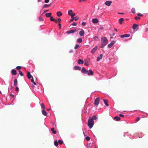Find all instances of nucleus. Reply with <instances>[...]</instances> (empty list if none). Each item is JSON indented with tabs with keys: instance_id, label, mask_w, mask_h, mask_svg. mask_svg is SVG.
<instances>
[{
	"instance_id": "bf43d9fd",
	"label": "nucleus",
	"mask_w": 148,
	"mask_h": 148,
	"mask_svg": "<svg viewBox=\"0 0 148 148\" xmlns=\"http://www.w3.org/2000/svg\"><path fill=\"white\" fill-rule=\"evenodd\" d=\"M140 134L141 135V136H140V135H138V136H139V138H140L142 137V136H143V134L142 133L141 134Z\"/></svg>"
},
{
	"instance_id": "5701e85b",
	"label": "nucleus",
	"mask_w": 148,
	"mask_h": 148,
	"mask_svg": "<svg viewBox=\"0 0 148 148\" xmlns=\"http://www.w3.org/2000/svg\"><path fill=\"white\" fill-rule=\"evenodd\" d=\"M45 15L47 17H50L51 15V13H46Z\"/></svg>"
},
{
	"instance_id": "473e14b6",
	"label": "nucleus",
	"mask_w": 148,
	"mask_h": 148,
	"mask_svg": "<svg viewBox=\"0 0 148 148\" xmlns=\"http://www.w3.org/2000/svg\"><path fill=\"white\" fill-rule=\"evenodd\" d=\"M73 11L72 10H70L68 11V14L70 16L71 15V14L72 13Z\"/></svg>"
},
{
	"instance_id": "423d86ee",
	"label": "nucleus",
	"mask_w": 148,
	"mask_h": 148,
	"mask_svg": "<svg viewBox=\"0 0 148 148\" xmlns=\"http://www.w3.org/2000/svg\"><path fill=\"white\" fill-rule=\"evenodd\" d=\"M87 74L88 76L92 75H93L94 73L91 69H90L88 70Z\"/></svg>"
},
{
	"instance_id": "7c9ffc66",
	"label": "nucleus",
	"mask_w": 148,
	"mask_h": 148,
	"mask_svg": "<svg viewBox=\"0 0 148 148\" xmlns=\"http://www.w3.org/2000/svg\"><path fill=\"white\" fill-rule=\"evenodd\" d=\"M18 72L19 74L21 76H23V74L21 71L19 70Z\"/></svg>"
},
{
	"instance_id": "c9c22d12",
	"label": "nucleus",
	"mask_w": 148,
	"mask_h": 148,
	"mask_svg": "<svg viewBox=\"0 0 148 148\" xmlns=\"http://www.w3.org/2000/svg\"><path fill=\"white\" fill-rule=\"evenodd\" d=\"M38 19L39 21H44V19L41 17L40 16L39 17Z\"/></svg>"
},
{
	"instance_id": "1a4fd4ad",
	"label": "nucleus",
	"mask_w": 148,
	"mask_h": 148,
	"mask_svg": "<svg viewBox=\"0 0 148 148\" xmlns=\"http://www.w3.org/2000/svg\"><path fill=\"white\" fill-rule=\"evenodd\" d=\"M103 56L102 54H100L99 56H98L97 58V61L99 62L103 58Z\"/></svg>"
},
{
	"instance_id": "ea45409f",
	"label": "nucleus",
	"mask_w": 148,
	"mask_h": 148,
	"mask_svg": "<svg viewBox=\"0 0 148 148\" xmlns=\"http://www.w3.org/2000/svg\"><path fill=\"white\" fill-rule=\"evenodd\" d=\"M70 16H71V18H74V16H75V13H72V14H71L70 15Z\"/></svg>"
},
{
	"instance_id": "39448f33",
	"label": "nucleus",
	"mask_w": 148,
	"mask_h": 148,
	"mask_svg": "<svg viewBox=\"0 0 148 148\" xmlns=\"http://www.w3.org/2000/svg\"><path fill=\"white\" fill-rule=\"evenodd\" d=\"M77 31V29H73L71 30H69V31H67L66 32V33L68 34H72L74 33L75 32Z\"/></svg>"
},
{
	"instance_id": "4468645a",
	"label": "nucleus",
	"mask_w": 148,
	"mask_h": 148,
	"mask_svg": "<svg viewBox=\"0 0 148 148\" xmlns=\"http://www.w3.org/2000/svg\"><path fill=\"white\" fill-rule=\"evenodd\" d=\"M81 69V67L79 66H75L73 67V69L75 70H80Z\"/></svg>"
},
{
	"instance_id": "a878e982",
	"label": "nucleus",
	"mask_w": 148,
	"mask_h": 148,
	"mask_svg": "<svg viewBox=\"0 0 148 148\" xmlns=\"http://www.w3.org/2000/svg\"><path fill=\"white\" fill-rule=\"evenodd\" d=\"M51 130L52 131L53 133L54 134L56 133V131L53 128H52L51 129Z\"/></svg>"
},
{
	"instance_id": "dca6fc26",
	"label": "nucleus",
	"mask_w": 148,
	"mask_h": 148,
	"mask_svg": "<svg viewBox=\"0 0 148 148\" xmlns=\"http://www.w3.org/2000/svg\"><path fill=\"white\" fill-rule=\"evenodd\" d=\"M84 31L83 30H82L79 32V34L81 36H83L84 34Z\"/></svg>"
},
{
	"instance_id": "3c124183",
	"label": "nucleus",
	"mask_w": 148,
	"mask_h": 148,
	"mask_svg": "<svg viewBox=\"0 0 148 148\" xmlns=\"http://www.w3.org/2000/svg\"><path fill=\"white\" fill-rule=\"evenodd\" d=\"M82 25L83 26H85L86 25V23L85 22H82Z\"/></svg>"
},
{
	"instance_id": "a19ab883",
	"label": "nucleus",
	"mask_w": 148,
	"mask_h": 148,
	"mask_svg": "<svg viewBox=\"0 0 148 148\" xmlns=\"http://www.w3.org/2000/svg\"><path fill=\"white\" fill-rule=\"evenodd\" d=\"M86 139L87 141H89L90 140V138L89 137L87 136L86 137Z\"/></svg>"
},
{
	"instance_id": "c85d7f7f",
	"label": "nucleus",
	"mask_w": 148,
	"mask_h": 148,
	"mask_svg": "<svg viewBox=\"0 0 148 148\" xmlns=\"http://www.w3.org/2000/svg\"><path fill=\"white\" fill-rule=\"evenodd\" d=\"M58 142L60 145H62L63 143V141L60 139L58 140Z\"/></svg>"
},
{
	"instance_id": "49530a36",
	"label": "nucleus",
	"mask_w": 148,
	"mask_h": 148,
	"mask_svg": "<svg viewBox=\"0 0 148 148\" xmlns=\"http://www.w3.org/2000/svg\"><path fill=\"white\" fill-rule=\"evenodd\" d=\"M137 15L138 16H143V15L142 14L139 13H138Z\"/></svg>"
},
{
	"instance_id": "338daca9",
	"label": "nucleus",
	"mask_w": 148,
	"mask_h": 148,
	"mask_svg": "<svg viewBox=\"0 0 148 148\" xmlns=\"http://www.w3.org/2000/svg\"><path fill=\"white\" fill-rule=\"evenodd\" d=\"M115 34L114 33H112V35L113 36H114Z\"/></svg>"
},
{
	"instance_id": "69168bd1",
	"label": "nucleus",
	"mask_w": 148,
	"mask_h": 148,
	"mask_svg": "<svg viewBox=\"0 0 148 148\" xmlns=\"http://www.w3.org/2000/svg\"><path fill=\"white\" fill-rule=\"evenodd\" d=\"M54 21V22H55L56 23H58V21L57 20H56L55 19V21Z\"/></svg>"
},
{
	"instance_id": "37998d69",
	"label": "nucleus",
	"mask_w": 148,
	"mask_h": 148,
	"mask_svg": "<svg viewBox=\"0 0 148 148\" xmlns=\"http://www.w3.org/2000/svg\"><path fill=\"white\" fill-rule=\"evenodd\" d=\"M134 18L136 20H137L138 19H140V18L139 17H137V16H136Z\"/></svg>"
},
{
	"instance_id": "0eeeda50",
	"label": "nucleus",
	"mask_w": 148,
	"mask_h": 148,
	"mask_svg": "<svg viewBox=\"0 0 148 148\" xmlns=\"http://www.w3.org/2000/svg\"><path fill=\"white\" fill-rule=\"evenodd\" d=\"M112 3V1H106L104 4L105 5H106L109 6Z\"/></svg>"
},
{
	"instance_id": "393cba45",
	"label": "nucleus",
	"mask_w": 148,
	"mask_h": 148,
	"mask_svg": "<svg viewBox=\"0 0 148 148\" xmlns=\"http://www.w3.org/2000/svg\"><path fill=\"white\" fill-rule=\"evenodd\" d=\"M103 101L104 102L105 105L107 106H109V105L107 101L105 99H103Z\"/></svg>"
},
{
	"instance_id": "5fc2aeb1",
	"label": "nucleus",
	"mask_w": 148,
	"mask_h": 148,
	"mask_svg": "<svg viewBox=\"0 0 148 148\" xmlns=\"http://www.w3.org/2000/svg\"><path fill=\"white\" fill-rule=\"evenodd\" d=\"M61 21V19L60 18H58V22H60Z\"/></svg>"
},
{
	"instance_id": "9d476101",
	"label": "nucleus",
	"mask_w": 148,
	"mask_h": 148,
	"mask_svg": "<svg viewBox=\"0 0 148 148\" xmlns=\"http://www.w3.org/2000/svg\"><path fill=\"white\" fill-rule=\"evenodd\" d=\"M130 34H126L121 35L120 37L122 38H123L125 37L128 38L130 37Z\"/></svg>"
},
{
	"instance_id": "4be33fe9",
	"label": "nucleus",
	"mask_w": 148,
	"mask_h": 148,
	"mask_svg": "<svg viewBox=\"0 0 148 148\" xmlns=\"http://www.w3.org/2000/svg\"><path fill=\"white\" fill-rule=\"evenodd\" d=\"M42 114L44 116H46L47 115V113L46 111L44 110V109L42 110Z\"/></svg>"
},
{
	"instance_id": "9b49d317",
	"label": "nucleus",
	"mask_w": 148,
	"mask_h": 148,
	"mask_svg": "<svg viewBox=\"0 0 148 148\" xmlns=\"http://www.w3.org/2000/svg\"><path fill=\"white\" fill-rule=\"evenodd\" d=\"M97 46H96L94 48H93L91 51V52L92 53H94L97 50Z\"/></svg>"
},
{
	"instance_id": "8fccbe9b",
	"label": "nucleus",
	"mask_w": 148,
	"mask_h": 148,
	"mask_svg": "<svg viewBox=\"0 0 148 148\" xmlns=\"http://www.w3.org/2000/svg\"><path fill=\"white\" fill-rule=\"evenodd\" d=\"M120 116H121V117H124V115L120 114L119 115Z\"/></svg>"
},
{
	"instance_id": "0e129e2a",
	"label": "nucleus",
	"mask_w": 148,
	"mask_h": 148,
	"mask_svg": "<svg viewBox=\"0 0 148 148\" xmlns=\"http://www.w3.org/2000/svg\"><path fill=\"white\" fill-rule=\"evenodd\" d=\"M140 120V118L139 117H138L136 119V121H138Z\"/></svg>"
},
{
	"instance_id": "6e6552de",
	"label": "nucleus",
	"mask_w": 148,
	"mask_h": 148,
	"mask_svg": "<svg viewBox=\"0 0 148 148\" xmlns=\"http://www.w3.org/2000/svg\"><path fill=\"white\" fill-rule=\"evenodd\" d=\"M88 70H86L83 67L81 70V72L83 74H87Z\"/></svg>"
},
{
	"instance_id": "864d4df0",
	"label": "nucleus",
	"mask_w": 148,
	"mask_h": 148,
	"mask_svg": "<svg viewBox=\"0 0 148 148\" xmlns=\"http://www.w3.org/2000/svg\"><path fill=\"white\" fill-rule=\"evenodd\" d=\"M72 19H71L70 20V22H71L72 21H73L74 20V18H71Z\"/></svg>"
},
{
	"instance_id": "f03ea898",
	"label": "nucleus",
	"mask_w": 148,
	"mask_h": 148,
	"mask_svg": "<svg viewBox=\"0 0 148 148\" xmlns=\"http://www.w3.org/2000/svg\"><path fill=\"white\" fill-rule=\"evenodd\" d=\"M101 44H106V45L107 44L108 40L106 37H102L101 38Z\"/></svg>"
},
{
	"instance_id": "2f4dec72",
	"label": "nucleus",
	"mask_w": 148,
	"mask_h": 148,
	"mask_svg": "<svg viewBox=\"0 0 148 148\" xmlns=\"http://www.w3.org/2000/svg\"><path fill=\"white\" fill-rule=\"evenodd\" d=\"M50 17V20L51 21H55V19L53 18V16H51Z\"/></svg>"
},
{
	"instance_id": "09e8293b",
	"label": "nucleus",
	"mask_w": 148,
	"mask_h": 148,
	"mask_svg": "<svg viewBox=\"0 0 148 148\" xmlns=\"http://www.w3.org/2000/svg\"><path fill=\"white\" fill-rule=\"evenodd\" d=\"M72 25H73V26H76L77 25V24L75 22H74L72 24Z\"/></svg>"
},
{
	"instance_id": "13d9d810",
	"label": "nucleus",
	"mask_w": 148,
	"mask_h": 148,
	"mask_svg": "<svg viewBox=\"0 0 148 148\" xmlns=\"http://www.w3.org/2000/svg\"><path fill=\"white\" fill-rule=\"evenodd\" d=\"M86 0H79V2H82L85 1Z\"/></svg>"
},
{
	"instance_id": "a18cd8bd",
	"label": "nucleus",
	"mask_w": 148,
	"mask_h": 148,
	"mask_svg": "<svg viewBox=\"0 0 148 148\" xmlns=\"http://www.w3.org/2000/svg\"><path fill=\"white\" fill-rule=\"evenodd\" d=\"M74 20H75V21H77L79 19V18L77 17V16L74 17Z\"/></svg>"
},
{
	"instance_id": "f257e3e1",
	"label": "nucleus",
	"mask_w": 148,
	"mask_h": 148,
	"mask_svg": "<svg viewBox=\"0 0 148 148\" xmlns=\"http://www.w3.org/2000/svg\"><path fill=\"white\" fill-rule=\"evenodd\" d=\"M98 117L96 115H93L89 118L88 121V126L90 129H91L94 125V120H96Z\"/></svg>"
},
{
	"instance_id": "052dcab7",
	"label": "nucleus",
	"mask_w": 148,
	"mask_h": 148,
	"mask_svg": "<svg viewBox=\"0 0 148 148\" xmlns=\"http://www.w3.org/2000/svg\"><path fill=\"white\" fill-rule=\"evenodd\" d=\"M49 11V10H46L43 13V14H44V13H46V12H48Z\"/></svg>"
},
{
	"instance_id": "774afa93",
	"label": "nucleus",
	"mask_w": 148,
	"mask_h": 148,
	"mask_svg": "<svg viewBox=\"0 0 148 148\" xmlns=\"http://www.w3.org/2000/svg\"><path fill=\"white\" fill-rule=\"evenodd\" d=\"M119 14H124V13H120Z\"/></svg>"
},
{
	"instance_id": "6e6d98bb",
	"label": "nucleus",
	"mask_w": 148,
	"mask_h": 148,
	"mask_svg": "<svg viewBox=\"0 0 148 148\" xmlns=\"http://www.w3.org/2000/svg\"><path fill=\"white\" fill-rule=\"evenodd\" d=\"M34 85L32 86V87H33V88H34L35 87V86L37 85V84H33Z\"/></svg>"
},
{
	"instance_id": "7ed1b4c3",
	"label": "nucleus",
	"mask_w": 148,
	"mask_h": 148,
	"mask_svg": "<svg viewBox=\"0 0 148 148\" xmlns=\"http://www.w3.org/2000/svg\"><path fill=\"white\" fill-rule=\"evenodd\" d=\"M99 97H97L95 99L94 101V104L96 106H97L99 103Z\"/></svg>"
},
{
	"instance_id": "f3484780",
	"label": "nucleus",
	"mask_w": 148,
	"mask_h": 148,
	"mask_svg": "<svg viewBox=\"0 0 148 148\" xmlns=\"http://www.w3.org/2000/svg\"><path fill=\"white\" fill-rule=\"evenodd\" d=\"M138 25L136 23L134 24L132 26V28L134 29H135L138 27Z\"/></svg>"
},
{
	"instance_id": "bb28decb",
	"label": "nucleus",
	"mask_w": 148,
	"mask_h": 148,
	"mask_svg": "<svg viewBox=\"0 0 148 148\" xmlns=\"http://www.w3.org/2000/svg\"><path fill=\"white\" fill-rule=\"evenodd\" d=\"M82 40L81 38H79V39H77V42L78 43H81L82 42Z\"/></svg>"
},
{
	"instance_id": "f704fd0d",
	"label": "nucleus",
	"mask_w": 148,
	"mask_h": 148,
	"mask_svg": "<svg viewBox=\"0 0 148 148\" xmlns=\"http://www.w3.org/2000/svg\"><path fill=\"white\" fill-rule=\"evenodd\" d=\"M101 46H100V47L101 48H104V47L106 45V44H101Z\"/></svg>"
},
{
	"instance_id": "58836bf2",
	"label": "nucleus",
	"mask_w": 148,
	"mask_h": 148,
	"mask_svg": "<svg viewBox=\"0 0 148 148\" xmlns=\"http://www.w3.org/2000/svg\"><path fill=\"white\" fill-rule=\"evenodd\" d=\"M124 136H125V135L126 136H129L130 134H129V133L128 132H127L126 133H124Z\"/></svg>"
},
{
	"instance_id": "412c9836",
	"label": "nucleus",
	"mask_w": 148,
	"mask_h": 148,
	"mask_svg": "<svg viewBox=\"0 0 148 148\" xmlns=\"http://www.w3.org/2000/svg\"><path fill=\"white\" fill-rule=\"evenodd\" d=\"M51 5V4L50 3L49 4H45L42 7V8H47L48 7H49V6H50Z\"/></svg>"
},
{
	"instance_id": "c756f323",
	"label": "nucleus",
	"mask_w": 148,
	"mask_h": 148,
	"mask_svg": "<svg viewBox=\"0 0 148 148\" xmlns=\"http://www.w3.org/2000/svg\"><path fill=\"white\" fill-rule=\"evenodd\" d=\"M54 145L56 146H57L58 145V142L57 140H56L54 141Z\"/></svg>"
},
{
	"instance_id": "cd10ccee",
	"label": "nucleus",
	"mask_w": 148,
	"mask_h": 148,
	"mask_svg": "<svg viewBox=\"0 0 148 148\" xmlns=\"http://www.w3.org/2000/svg\"><path fill=\"white\" fill-rule=\"evenodd\" d=\"M131 12L133 14H134L135 13L136 10L134 8H132L131 9Z\"/></svg>"
},
{
	"instance_id": "aec40b11",
	"label": "nucleus",
	"mask_w": 148,
	"mask_h": 148,
	"mask_svg": "<svg viewBox=\"0 0 148 148\" xmlns=\"http://www.w3.org/2000/svg\"><path fill=\"white\" fill-rule=\"evenodd\" d=\"M114 119L116 121H118L120 120L121 119V118L119 116H116L114 117Z\"/></svg>"
},
{
	"instance_id": "72a5a7b5",
	"label": "nucleus",
	"mask_w": 148,
	"mask_h": 148,
	"mask_svg": "<svg viewBox=\"0 0 148 148\" xmlns=\"http://www.w3.org/2000/svg\"><path fill=\"white\" fill-rule=\"evenodd\" d=\"M40 105L42 108H43V109H45V106L43 103H42Z\"/></svg>"
},
{
	"instance_id": "f8f14e48",
	"label": "nucleus",
	"mask_w": 148,
	"mask_h": 148,
	"mask_svg": "<svg viewBox=\"0 0 148 148\" xmlns=\"http://www.w3.org/2000/svg\"><path fill=\"white\" fill-rule=\"evenodd\" d=\"M11 73L12 74L14 75H15L17 74L16 71L15 70V69H12L11 71Z\"/></svg>"
},
{
	"instance_id": "20e7f679",
	"label": "nucleus",
	"mask_w": 148,
	"mask_h": 148,
	"mask_svg": "<svg viewBox=\"0 0 148 148\" xmlns=\"http://www.w3.org/2000/svg\"><path fill=\"white\" fill-rule=\"evenodd\" d=\"M115 42V41L113 40L108 45V48H111Z\"/></svg>"
},
{
	"instance_id": "ddd939ff",
	"label": "nucleus",
	"mask_w": 148,
	"mask_h": 148,
	"mask_svg": "<svg viewBox=\"0 0 148 148\" xmlns=\"http://www.w3.org/2000/svg\"><path fill=\"white\" fill-rule=\"evenodd\" d=\"M92 22L94 23H98V20L96 18L93 19L92 20Z\"/></svg>"
},
{
	"instance_id": "680f3d73",
	"label": "nucleus",
	"mask_w": 148,
	"mask_h": 148,
	"mask_svg": "<svg viewBox=\"0 0 148 148\" xmlns=\"http://www.w3.org/2000/svg\"><path fill=\"white\" fill-rule=\"evenodd\" d=\"M58 25L59 26V28L60 29L61 28V24L60 23H59Z\"/></svg>"
},
{
	"instance_id": "c03bdc74",
	"label": "nucleus",
	"mask_w": 148,
	"mask_h": 148,
	"mask_svg": "<svg viewBox=\"0 0 148 148\" xmlns=\"http://www.w3.org/2000/svg\"><path fill=\"white\" fill-rule=\"evenodd\" d=\"M98 38V37L97 36H94L93 37V39L94 40H97Z\"/></svg>"
},
{
	"instance_id": "de8ad7c7",
	"label": "nucleus",
	"mask_w": 148,
	"mask_h": 148,
	"mask_svg": "<svg viewBox=\"0 0 148 148\" xmlns=\"http://www.w3.org/2000/svg\"><path fill=\"white\" fill-rule=\"evenodd\" d=\"M19 89L18 88V87H16L15 88V90L16 91H19Z\"/></svg>"
},
{
	"instance_id": "e2e57ef3",
	"label": "nucleus",
	"mask_w": 148,
	"mask_h": 148,
	"mask_svg": "<svg viewBox=\"0 0 148 148\" xmlns=\"http://www.w3.org/2000/svg\"><path fill=\"white\" fill-rule=\"evenodd\" d=\"M73 52V50H72V49L70 50L69 51V53H72Z\"/></svg>"
},
{
	"instance_id": "79ce46f5",
	"label": "nucleus",
	"mask_w": 148,
	"mask_h": 148,
	"mask_svg": "<svg viewBox=\"0 0 148 148\" xmlns=\"http://www.w3.org/2000/svg\"><path fill=\"white\" fill-rule=\"evenodd\" d=\"M31 81L32 83H36L34 81V80L33 79V77L32 78H31Z\"/></svg>"
},
{
	"instance_id": "b1692460",
	"label": "nucleus",
	"mask_w": 148,
	"mask_h": 148,
	"mask_svg": "<svg viewBox=\"0 0 148 148\" xmlns=\"http://www.w3.org/2000/svg\"><path fill=\"white\" fill-rule=\"evenodd\" d=\"M124 21V18H121L119 19V22L120 24H121L122 23V22Z\"/></svg>"
},
{
	"instance_id": "a211bd4d",
	"label": "nucleus",
	"mask_w": 148,
	"mask_h": 148,
	"mask_svg": "<svg viewBox=\"0 0 148 148\" xmlns=\"http://www.w3.org/2000/svg\"><path fill=\"white\" fill-rule=\"evenodd\" d=\"M77 63L79 64H83L84 63V61L81 59H79L78 60Z\"/></svg>"
},
{
	"instance_id": "4c0bfd02",
	"label": "nucleus",
	"mask_w": 148,
	"mask_h": 148,
	"mask_svg": "<svg viewBox=\"0 0 148 148\" xmlns=\"http://www.w3.org/2000/svg\"><path fill=\"white\" fill-rule=\"evenodd\" d=\"M79 45H76L74 47L75 49H77L78 47H79Z\"/></svg>"
},
{
	"instance_id": "6ab92c4d",
	"label": "nucleus",
	"mask_w": 148,
	"mask_h": 148,
	"mask_svg": "<svg viewBox=\"0 0 148 148\" xmlns=\"http://www.w3.org/2000/svg\"><path fill=\"white\" fill-rule=\"evenodd\" d=\"M56 14L58 17H60L62 15V13L60 11H58L56 12Z\"/></svg>"
},
{
	"instance_id": "4d7b16f0",
	"label": "nucleus",
	"mask_w": 148,
	"mask_h": 148,
	"mask_svg": "<svg viewBox=\"0 0 148 148\" xmlns=\"http://www.w3.org/2000/svg\"><path fill=\"white\" fill-rule=\"evenodd\" d=\"M49 0H45V3H48L49 2Z\"/></svg>"
},
{
	"instance_id": "2eb2a0df",
	"label": "nucleus",
	"mask_w": 148,
	"mask_h": 148,
	"mask_svg": "<svg viewBox=\"0 0 148 148\" xmlns=\"http://www.w3.org/2000/svg\"><path fill=\"white\" fill-rule=\"evenodd\" d=\"M27 77L29 79H31L33 77L31 75L29 72H28L27 73Z\"/></svg>"
},
{
	"instance_id": "e433bc0d",
	"label": "nucleus",
	"mask_w": 148,
	"mask_h": 148,
	"mask_svg": "<svg viewBox=\"0 0 148 148\" xmlns=\"http://www.w3.org/2000/svg\"><path fill=\"white\" fill-rule=\"evenodd\" d=\"M21 66H18L16 67V69L18 70H19L21 69Z\"/></svg>"
},
{
	"instance_id": "603ef678",
	"label": "nucleus",
	"mask_w": 148,
	"mask_h": 148,
	"mask_svg": "<svg viewBox=\"0 0 148 148\" xmlns=\"http://www.w3.org/2000/svg\"><path fill=\"white\" fill-rule=\"evenodd\" d=\"M14 83H17V80L16 79L14 80Z\"/></svg>"
}]
</instances>
